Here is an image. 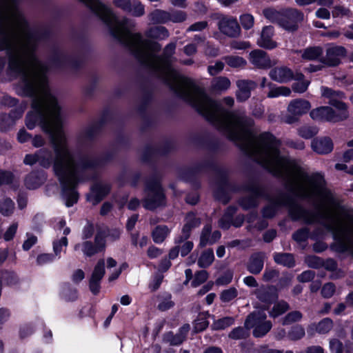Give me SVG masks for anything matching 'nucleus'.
<instances>
[{"label": "nucleus", "instance_id": "obj_63", "mask_svg": "<svg viewBox=\"0 0 353 353\" xmlns=\"http://www.w3.org/2000/svg\"><path fill=\"white\" fill-rule=\"evenodd\" d=\"M17 277L14 272H6L1 277L0 287H2L3 283H5L8 286L14 285L17 283Z\"/></svg>", "mask_w": 353, "mask_h": 353}, {"label": "nucleus", "instance_id": "obj_23", "mask_svg": "<svg viewBox=\"0 0 353 353\" xmlns=\"http://www.w3.org/2000/svg\"><path fill=\"white\" fill-rule=\"evenodd\" d=\"M293 70L285 65L276 66L269 72L270 78L279 83H287L293 80Z\"/></svg>", "mask_w": 353, "mask_h": 353}, {"label": "nucleus", "instance_id": "obj_25", "mask_svg": "<svg viewBox=\"0 0 353 353\" xmlns=\"http://www.w3.org/2000/svg\"><path fill=\"white\" fill-rule=\"evenodd\" d=\"M258 142L263 148L279 154L281 141L272 132H263L257 137Z\"/></svg>", "mask_w": 353, "mask_h": 353}, {"label": "nucleus", "instance_id": "obj_41", "mask_svg": "<svg viewBox=\"0 0 353 353\" xmlns=\"http://www.w3.org/2000/svg\"><path fill=\"white\" fill-rule=\"evenodd\" d=\"M169 233L167 225H157L152 232V240L155 243L160 244L165 241Z\"/></svg>", "mask_w": 353, "mask_h": 353}, {"label": "nucleus", "instance_id": "obj_5", "mask_svg": "<svg viewBox=\"0 0 353 353\" xmlns=\"http://www.w3.org/2000/svg\"><path fill=\"white\" fill-rule=\"evenodd\" d=\"M144 192L147 195L142 199V204L145 210L154 211L166 205L167 198L159 172H152L145 181Z\"/></svg>", "mask_w": 353, "mask_h": 353}, {"label": "nucleus", "instance_id": "obj_31", "mask_svg": "<svg viewBox=\"0 0 353 353\" xmlns=\"http://www.w3.org/2000/svg\"><path fill=\"white\" fill-rule=\"evenodd\" d=\"M256 294L263 305L261 306L264 310L268 309V305L276 301L278 295L275 288H259L256 291Z\"/></svg>", "mask_w": 353, "mask_h": 353}, {"label": "nucleus", "instance_id": "obj_38", "mask_svg": "<svg viewBox=\"0 0 353 353\" xmlns=\"http://www.w3.org/2000/svg\"><path fill=\"white\" fill-rule=\"evenodd\" d=\"M238 205L245 211L256 209L259 205L260 201L256 200L250 193L246 196L240 197L237 200Z\"/></svg>", "mask_w": 353, "mask_h": 353}, {"label": "nucleus", "instance_id": "obj_59", "mask_svg": "<svg viewBox=\"0 0 353 353\" xmlns=\"http://www.w3.org/2000/svg\"><path fill=\"white\" fill-rule=\"evenodd\" d=\"M15 125L14 120L9 118L6 113L0 116V131L6 132L9 131Z\"/></svg>", "mask_w": 353, "mask_h": 353}, {"label": "nucleus", "instance_id": "obj_1", "mask_svg": "<svg viewBox=\"0 0 353 353\" xmlns=\"http://www.w3.org/2000/svg\"><path fill=\"white\" fill-rule=\"evenodd\" d=\"M6 74L14 79L20 77L16 85V93L19 96L32 99V110L28 112L25 118L27 128L33 130L38 124L49 136L56 157L62 153L70 154L68 139L63 129L61 107L57 97L52 94L46 99L38 97L39 88L37 80L23 68V61L19 57L9 56Z\"/></svg>", "mask_w": 353, "mask_h": 353}, {"label": "nucleus", "instance_id": "obj_58", "mask_svg": "<svg viewBox=\"0 0 353 353\" xmlns=\"http://www.w3.org/2000/svg\"><path fill=\"white\" fill-rule=\"evenodd\" d=\"M212 233V226L210 224H206L203 228L200 236L199 247L205 248L209 242V239Z\"/></svg>", "mask_w": 353, "mask_h": 353}, {"label": "nucleus", "instance_id": "obj_26", "mask_svg": "<svg viewBox=\"0 0 353 353\" xmlns=\"http://www.w3.org/2000/svg\"><path fill=\"white\" fill-rule=\"evenodd\" d=\"M252 64L259 69H268L272 66L271 60L267 52L262 50H254L249 54Z\"/></svg>", "mask_w": 353, "mask_h": 353}, {"label": "nucleus", "instance_id": "obj_52", "mask_svg": "<svg viewBox=\"0 0 353 353\" xmlns=\"http://www.w3.org/2000/svg\"><path fill=\"white\" fill-rule=\"evenodd\" d=\"M82 252L87 257H92L97 253L102 252L101 250L90 241H85L82 245Z\"/></svg>", "mask_w": 353, "mask_h": 353}, {"label": "nucleus", "instance_id": "obj_60", "mask_svg": "<svg viewBox=\"0 0 353 353\" xmlns=\"http://www.w3.org/2000/svg\"><path fill=\"white\" fill-rule=\"evenodd\" d=\"M307 265L314 269H319L323 266V259L316 255H309L305 258Z\"/></svg>", "mask_w": 353, "mask_h": 353}, {"label": "nucleus", "instance_id": "obj_53", "mask_svg": "<svg viewBox=\"0 0 353 353\" xmlns=\"http://www.w3.org/2000/svg\"><path fill=\"white\" fill-rule=\"evenodd\" d=\"M288 309L289 305L286 302L280 301L274 305L272 310L270 311V315L273 318H276L285 313Z\"/></svg>", "mask_w": 353, "mask_h": 353}, {"label": "nucleus", "instance_id": "obj_46", "mask_svg": "<svg viewBox=\"0 0 353 353\" xmlns=\"http://www.w3.org/2000/svg\"><path fill=\"white\" fill-rule=\"evenodd\" d=\"M268 85L270 88L268 93L269 98H276L280 96L288 97L292 92L290 88L286 86L271 87L272 83H269Z\"/></svg>", "mask_w": 353, "mask_h": 353}, {"label": "nucleus", "instance_id": "obj_43", "mask_svg": "<svg viewBox=\"0 0 353 353\" xmlns=\"http://www.w3.org/2000/svg\"><path fill=\"white\" fill-rule=\"evenodd\" d=\"M308 183L316 190H320L325 185L324 175L320 172H315L310 176L306 174Z\"/></svg>", "mask_w": 353, "mask_h": 353}, {"label": "nucleus", "instance_id": "obj_32", "mask_svg": "<svg viewBox=\"0 0 353 353\" xmlns=\"http://www.w3.org/2000/svg\"><path fill=\"white\" fill-rule=\"evenodd\" d=\"M328 103L339 111L334 117L335 123L346 120L349 117L348 106L345 102L339 99H332L328 100Z\"/></svg>", "mask_w": 353, "mask_h": 353}, {"label": "nucleus", "instance_id": "obj_11", "mask_svg": "<svg viewBox=\"0 0 353 353\" xmlns=\"http://www.w3.org/2000/svg\"><path fill=\"white\" fill-rule=\"evenodd\" d=\"M209 162L210 157L195 164L194 166L180 168L178 172L180 179L183 181L191 184L194 188L199 189L201 182L199 179V174L208 171V167L212 165Z\"/></svg>", "mask_w": 353, "mask_h": 353}, {"label": "nucleus", "instance_id": "obj_20", "mask_svg": "<svg viewBox=\"0 0 353 353\" xmlns=\"http://www.w3.org/2000/svg\"><path fill=\"white\" fill-rule=\"evenodd\" d=\"M243 192L250 193L255 199L260 201V199H269V194L267 193L264 185L260 184L255 178H250L248 181L243 185Z\"/></svg>", "mask_w": 353, "mask_h": 353}, {"label": "nucleus", "instance_id": "obj_44", "mask_svg": "<svg viewBox=\"0 0 353 353\" xmlns=\"http://www.w3.org/2000/svg\"><path fill=\"white\" fill-rule=\"evenodd\" d=\"M322 96L328 99H345L346 98L345 93L341 90H335L332 88L322 86Z\"/></svg>", "mask_w": 353, "mask_h": 353}, {"label": "nucleus", "instance_id": "obj_62", "mask_svg": "<svg viewBox=\"0 0 353 353\" xmlns=\"http://www.w3.org/2000/svg\"><path fill=\"white\" fill-rule=\"evenodd\" d=\"M14 179V174L11 171L0 169V187L10 185Z\"/></svg>", "mask_w": 353, "mask_h": 353}, {"label": "nucleus", "instance_id": "obj_48", "mask_svg": "<svg viewBox=\"0 0 353 353\" xmlns=\"http://www.w3.org/2000/svg\"><path fill=\"white\" fill-rule=\"evenodd\" d=\"M101 132L98 126L92 123L84 130L82 137L87 141H94Z\"/></svg>", "mask_w": 353, "mask_h": 353}, {"label": "nucleus", "instance_id": "obj_36", "mask_svg": "<svg viewBox=\"0 0 353 353\" xmlns=\"http://www.w3.org/2000/svg\"><path fill=\"white\" fill-rule=\"evenodd\" d=\"M146 37L152 39L164 40L167 39L170 34L168 30L161 26H157L150 28L145 32Z\"/></svg>", "mask_w": 353, "mask_h": 353}, {"label": "nucleus", "instance_id": "obj_27", "mask_svg": "<svg viewBox=\"0 0 353 353\" xmlns=\"http://www.w3.org/2000/svg\"><path fill=\"white\" fill-rule=\"evenodd\" d=\"M310 116L313 120L335 123L336 112L330 106H320L312 110Z\"/></svg>", "mask_w": 353, "mask_h": 353}, {"label": "nucleus", "instance_id": "obj_4", "mask_svg": "<svg viewBox=\"0 0 353 353\" xmlns=\"http://www.w3.org/2000/svg\"><path fill=\"white\" fill-rule=\"evenodd\" d=\"M263 14L272 23L278 24L290 32L298 30L299 23L304 20V13L294 8H285L280 10L272 8H267L263 9Z\"/></svg>", "mask_w": 353, "mask_h": 353}, {"label": "nucleus", "instance_id": "obj_18", "mask_svg": "<svg viewBox=\"0 0 353 353\" xmlns=\"http://www.w3.org/2000/svg\"><path fill=\"white\" fill-rule=\"evenodd\" d=\"M20 21L21 25L28 30L27 36L30 40L34 41H48L52 37V30L49 27H46L40 30H32L30 28L28 21L24 17H21Z\"/></svg>", "mask_w": 353, "mask_h": 353}, {"label": "nucleus", "instance_id": "obj_40", "mask_svg": "<svg viewBox=\"0 0 353 353\" xmlns=\"http://www.w3.org/2000/svg\"><path fill=\"white\" fill-rule=\"evenodd\" d=\"M222 59L232 68H244L247 65V61L243 57L236 55H226L223 57Z\"/></svg>", "mask_w": 353, "mask_h": 353}, {"label": "nucleus", "instance_id": "obj_49", "mask_svg": "<svg viewBox=\"0 0 353 353\" xmlns=\"http://www.w3.org/2000/svg\"><path fill=\"white\" fill-rule=\"evenodd\" d=\"M14 209V203L10 198L7 197L0 201V213L2 215L5 216H10L13 213Z\"/></svg>", "mask_w": 353, "mask_h": 353}, {"label": "nucleus", "instance_id": "obj_56", "mask_svg": "<svg viewBox=\"0 0 353 353\" xmlns=\"http://www.w3.org/2000/svg\"><path fill=\"white\" fill-rule=\"evenodd\" d=\"M310 236V230L307 228L298 229L292 234V239L297 243L306 241Z\"/></svg>", "mask_w": 353, "mask_h": 353}, {"label": "nucleus", "instance_id": "obj_12", "mask_svg": "<svg viewBox=\"0 0 353 353\" xmlns=\"http://www.w3.org/2000/svg\"><path fill=\"white\" fill-rule=\"evenodd\" d=\"M272 323L266 320V314L262 311H254L251 313L245 321V327L248 330L253 329L255 337L265 336L272 328Z\"/></svg>", "mask_w": 353, "mask_h": 353}, {"label": "nucleus", "instance_id": "obj_24", "mask_svg": "<svg viewBox=\"0 0 353 353\" xmlns=\"http://www.w3.org/2000/svg\"><path fill=\"white\" fill-rule=\"evenodd\" d=\"M219 29L223 34L231 37H237L241 33L240 26L236 19H223L219 22Z\"/></svg>", "mask_w": 353, "mask_h": 353}, {"label": "nucleus", "instance_id": "obj_50", "mask_svg": "<svg viewBox=\"0 0 353 353\" xmlns=\"http://www.w3.org/2000/svg\"><path fill=\"white\" fill-rule=\"evenodd\" d=\"M319 132V128L316 126L303 125L298 129V134L305 139L313 138Z\"/></svg>", "mask_w": 353, "mask_h": 353}, {"label": "nucleus", "instance_id": "obj_6", "mask_svg": "<svg viewBox=\"0 0 353 353\" xmlns=\"http://www.w3.org/2000/svg\"><path fill=\"white\" fill-rule=\"evenodd\" d=\"M294 196V202L287 203L285 206H289L288 214L291 219L297 221L303 219L307 225H311L314 222L320 223L328 230H332V225L330 223H325L326 221H331L332 219L325 214L321 210V207L316 205L314 211H310L304 208L296 202V199L299 196L296 192V196Z\"/></svg>", "mask_w": 353, "mask_h": 353}, {"label": "nucleus", "instance_id": "obj_7", "mask_svg": "<svg viewBox=\"0 0 353 353\" xmlns=\"http://www.w3.org/2000/svg\"><path fill=\"white\" fill-rule=\"evenodd\" d=\"M284 188L286 192H280L275 199L271 200L270 204L262 208L261 214L263 218L268 219L274 218L280 207L294 202V196H296V188L293 181L288 178L284 183Z\"/></svg>", "mask_w": 353, "mask_h": 353}, {"label": "nucleus", "instance_id": "obj_3", "mask_svg": "<svg viewBox=\"0 0 353 353\" xmlns=\"http://www.w3.org/2000/svg\"><path fill=\"white\" fill-rule=\"evenodd\" d=\"M70 156V154L62 153L57 156L53 166L54 174L59 181L62 196L68 208L73 206L79 201V194L77 189L79 184L85 181L80 172L105 168L115 159L116 152L108 150L94 158L85 154L80 155L73 163V170L68 171L65 157Z\"/></svg>", "mask_w": 353, "mask_h": 353}, {"label": "nucleus", "instance_id": "obj_39", "mask_svg": "<svg viewBox=\"0 0 353 353\" xmlns=\"http://www.w3.org/2000/svg\"><path fill=\"white\" fill-rule=\"evenodd\" d=\"M323 48L321 46L308 47L303 50L301 57L304 60L314 61L323 57Z\"/></svg>", "mask_w": 353, "mask_h": 353}, {"label": "nucleus", "instance_id": "obj_29", "mask_svg": "<svg viewBox=\"0 0 353 353\" xmlns=\"http://www.w3.org/2000/svg\"><path fill=\"white\" fill-rule=\"evenodd\" d=\"M274 33V28L272 26H265L263 28L260 39L258 40V45L267 50H272L277 46L276 41L272 40Z\"/></svg>", "mask_w": 353, "mask_h": 353}, {"label": "nucleus", "instance_id": "obj_35", "mask_svg": "<svg viewBox=\"0 0 353 353\" xmlns=\"http://www.w3.org/2000/svg\"><path fill=\"white\" fill-rule=\"evenodd\" d=\"M105 273V262L103 259H100L97 263L94 268V270L92 274L91 279L90 281V286L92 287V285H96V287L99 286V282L103 279Z\"/></svg>", "mask_w": 353, "mask_h": 353}, {"label": "nucleus", "instance_id": "obj_42", "mask_svg": "<svg viewBox=\"0 0 353 353\" xmlns=\"http://www.w3.org/2000/svg\"><path fill=\"white\" fill-rule=\"evenodd\" d=\"M214 255L212 248L203 251L198 260V265L201 268H208L214 261Z\"/></svg>", "mask_w": 353, "mask_h": 353}, {"label": "nucleus", "instance_id": "obj_61", "mask_svg": "<svg viewBox=\"0 0 353 353\" xmlns=\"http://www.w3.org/2000/svg\"><path fill=\"white\" fill-rule=\"evenodd\" d=\"M233 271L227 270L221 274L216 279V284L217 285H228L232 280Z\"/></svg>", "mask_w": 353, "mask_h": 353}, {"label": "nucleus", "instance_id": "obj_37", "mask_svg": "<svg viewBox=\"0 0 353 353\" xmlns=\"http://www.w3.org/2000/svg\"><path fill=\"white\" fill-rule=\"evenodd\" d=\"M141 88L143 91L141 102L137 106V110L139 114H144L147 112L148 107L153 99V92L145 85H143Z\"/></svg>", "mask_w": 353, "mask_h": 353}, {"label": "nucleus", "instance_id": "obj_51", "mask_svg": "<svg viewBox=\"0 0 353 353\" xmlns=\"http://www.w3.org/2000/svg\"><path fill=\"white\" fill-rule=\"evenodd\" d=\"M114 119L113 112L108 108H105L101 114V117L98 121L94 123L99 129L102 131L105 125Z\"/></svg>", "mask_w": 353, "mask_h": 353}, {"label": "nucleus", "instance_id": "obj_34", "mask_svg": "<svg viewBox=\"0 0 353 353\" xmlns=\"http://www.w3.org/2000/svg\"><path fill=\"white\" fill-rule=\"evenodd\" d=\"M274 261L276 264L282 265L288 268H294L296 265L294 256L292 253L274 252Z\"/></svg>", "mask_w": 353, "mask_h": 353}, {"label": "nucleus", "instance_id": "obj_8", "mask_svg": "<svg viewBox=\"0 0 353 353\" xmlns=\"http://www.w3.org/2000/svg\"><path fill=\"white\" fill-rule=\"evenodd\" d=\"M212 167H208V171L214 172L216 175V188L213 191V197L215 201L227 205L232 199L230 192H227L224 186L230 181L229 172L225 168L219 165L212 155L210 156V162Z\"/></svg>", "mask_w": 353, "mask_h": 353}, {"label": "nucleus", "instance_id": "obj_16", "mask_svg": "<svg viewBox=\"0 0 353 353\" xmlns=\"http://www.w3.org/2000/svg\"><path fill=\"white\" fill-rule=\"evenodd\" d=\"M310 108L311 104L306 99H296L292 100L288 107V110L291 115L287 117V123L291 124L297 121L299 117L306 114Z\"/></svg>", "mask_w": 353, "mask_h": 353}, {"label": "nucleus", "instance_id": "obj_2", "mask_svg": "<svg viewBox=\"0 0 353 353\" xmlns=\"http://www.w3.org/2000/svg\"><path fill=\"white\" fill-rule=\"evenodd\" d=\"M175 50L176 43L170 42L165 46L161 55H154V57L162 65H150V73L162 80L178 98L190 105L208 122L214 125L217 121L216 115L213 110L226 112L234 119L236 125L241 128L244 137H254V133L252 130L254 125V121L252 117L247 115H238L224 110L218 101L211 98L206 93L204 88L198 85L192 78L177 74V78L181 84L192 89L195 94L199 95L200 99L196 98L190 92L183 89L181 86L176 85L170 81L165 72L171 71L175 74L176 73L172 68V61Z\"/></svg>", "mask_w": 353, "mask_h": 353}, {"label": "nucleus", "instance_id": "obj_45", "mask_svg": "<svg viewBox=\"0 0 353 353\" xmlns=\"http://www.w3.org/2000/svg\"><path fill=\"white\" fill-rule=\"evenodd\" d=\"M189 329L190 326L188 325H184L175 336H173L172 334H168L167 339L172 345H179L185 340Z\"/></svg>", "mask_w": 353, "mask_h": 353}, {"label": "nucleus", "instance_id": "obj_54", "mask_svg": "<svg viewBox=\"0 0 353 353\" xmlns=\"http://www.w3.org/2000/svg\"><path fill=\"white\" fill-rule=\"evenodd\" d=\"M314 326L312 325L310 327ZM333 327L332 321L329 318H325L321 321L317 325H315L316 331L319 334L327 333Z\"/></svg>", "mask_w": 353, "mask_h": 353}, {"label": "nucleus", "instance_id": "obj_30", "mask_svg": "<svg viewBox=\"0 0 353 353\" xmlns=\"http://www.w3.org/2000/svg\"><path fill=\"white\" fill-rule=\"evenodd\" d=\"M265 254L263 252H258L253 253L248 263V270L254 274H257L261 272L264 265Z\"/></svg>", "mask_w": 353, "mask_h": 353}, {"label": "nucleus", "instance_id": "obj_47", "mask_svg": "<svg viewBox=\"0 0 353 353\" xmlns=\"http://www.w3.org/2000/svg\"><path fill=\"white\" fill-rule=\"evenodd\" d=\"M333 239L335 243L331 245V248L336 252L345 253L348 250V245L343 238L338 233H333Z\"/></svg>", "mask_w": 353, "mask_h": 353}, {"label": "nucleus", "instance_id": "obj_55", "mask_svg": "<svg viewBox=\"0 0 353 353\" xmlns=\"http://www.w3.org/2000/svg\"><path fill=\"white\" fill-rule=\"evenodd\" d=\"M218 130L226 134L227 138L233 142L237 143L243 140V137L236 131L232 130L228 126H220Z\"/></svg>", "mask_w": 353, "mask_h": 353}, {"label": "nucleus", "instance_id": "obj_64", "mask_svg": "<svg viewBox=\"0 0 353 353\" xmlns=\"http://www.w3.org/2000/svg\"><path fill=\"white\" fill-rule=\"evenodd\" d=\"M159 301L158 308L162 311L169 310L174 305V303L171 301V295L168 294L159 296Z\"/></svg>", "mask_w": 353, "mask_h": 353}, {"label": "nucleus", "instance_id": "obj_33", "mask_svg": "<svg viewBox=\"0 0 353 353\" xmlns=\"http://www.w3.org/2000/svg\"><path fill=\"white\" fill-rule=\"evenodd\" d=\"M38 154V163L40 166L43 168H49L52 164V167L54 166V163L56 159H53L52 152L45 148H41L37 150Z\"/></svg>", "mask_w": 353, "mask_h": 353}, {"label": "nucleus", "instance_id": "obj_21", "mask_svg": "<svg viewBox=\"0 0 353 353\" xmlns=\"http://www.w3.org/2000/svg\"><path fill=\"white\" fill-rule=\"evenodd\" d=\"M47 175L43 170H33L24 179V184L28 190H36L46 181Z\"/></svg>", "mask_w": 353, "mask_h": 353}, {"label": "nucleus", "instance_id": "obj_15", "mask_svg": "<svg viewBox=\"0 0 353 353\" xmlns=\"http://www.w3.org/2000/svg\"><path fill=\"white\" fill-rule=\"evenodd\" d=\"M347 49L342 46H333L326 49V56L320 59V62L328 67H336L341 63V58L347 56Z\"/></svg>", "mask_w": 353, "mask_h": 353}, {"label": "nucleus", "instance_id": "obj_17", "mask_svg": "<svg viewBox=\"0 0 353 353\" xmlns=\"http://www.w3.org/2000/svg\"><path fill=\"white\" fill-rule=\"evenodd\" d=\"M236 145L245 157L266 169L273 176L276 177H281L282 176L281 172L279 170L268 168L267 166V161L258 158L256 157L257 153L251 150L250 144L247 143H236Z\"/></svg>", "mask_w": 353, "mask_h": 353}, {"label": "nucleus", "instance_id": "obj_19", "mask_svg": "<svg viewBox=\"0 0 353 353\" xmlns=\"http://www.w3.org/2000/svg\"><path fill=\"white\" fill-rule=\"evenodd\" d=\"M90 191L92 194L87 195V200L92 202V205H96L110 194L111 187L108 184L98 182L91 185Z\"/></svg>", "mask_w": 353, "mask_h": 353}, {"label": "nucleus", "instance_id": "obj_9", "mask_svg": "<svg viewBox=\"0 0 353 353\" xmlns=\"http://www.w3.org/2000/svg\"><path fill=\"white\" fill-rule=\"evenodd\" d=\"M132 41H127L125 45L128 48L130 53L142 65H146L147 61L143 52L137 46L144 45L149 50L154 53H158L161 50V45L155 41L143 39L140 32L130 33Z\"/></svg>", "mask_w": 353, "mask_h": 353}, {"label": "nucleus", "instance_id": "obj_14", "mask_svg": "<svg viewBox=\"0 0 353 353\" xmlns=\"http://www.w3.org/2000/svg\"><path fill=\"white\" fill-rule=\"evenodd\" d=\"M191 141L194 145L205 149L213 154L219 152L223 145L219 139L212 137L209 134L194 135L191 138Z\"/></svg>", "mask_w": 353, "mask_h": 353}, {"label": "nucleus", "instance_id": "obj_13", "mask_svg": "<svg viewBox=\"0 0 353 353\" xmlns=\"http://www.w3.org/2000/svg\"><path fill=\"white\" fill-rule=\"evenodd\" d=\"M50 61L55 68H63L65 67H69L76 71L81 70L85 64V61L83 57L68 55L63 53L57 47L54 48L52 50Z\"/></svg>", "mask_w": 353, "mask_h": 353}, {"label": "nucleus", "instance_id": "obj_10", "mask_svg": "<svg viewBox=\"0 0 353 353\" xmlns=\"http://www.w3.org/2000/svg\"><path fill=\"white\" fill-rule=\"evenodd\" d=\"M174 150V144L172 141L166 140L160 147H154L151 144L145 146L141 156L142 163L149 165L153 170V172H159L157 167V161L154 160L155 156L165 157Z\"/></svg>", "mask_w": 353, "mask_h": 353}, {"label": "nucleus", "instance_id": "obj_28", "mask_svg": "<svg viewBox=\"0 0 353 353\" xmlns=\"http://www.w3.org/2000/svg\"><path fill=\"white\" fill-rule=\"evenodd\" d=\"M311 147L315 152L319 154H327L333 150L334 143L330 137H323L314 139Z\"/></svg>", "mask_w": 353, "mask_h": 353}, {"label": "nucleus", "instance_id": "obj_22", "mask_svg": "<svg viewBox=\"0 0 353 353\" xmlns=\"http://www.w3.org/2000/svg\"><path fill=\"white\" fill-rule=\"evenodd\" d=\"M238 90L236 92V98L238 102H245L251 96V92L257 87V83L252 80L242 79L236 81Z\"/></svg>", "mask_w": 353, "mask_h": 353}, {"label": "nucleus", "instance_id": "obj_57", "mask_svg": "<svg viewBox=\"0 0 353 353\" xmlns=\"http://www.w3.org/2000/svg\"><path fill=\"white\" fill-rule=\"evenodd\" d=\"M234 322V318L227 316L215 321L212 324V327L214 330H223L232 325Z\"/></svg>", "mask_w": 353, "mask_h": 353}]
</instances>
